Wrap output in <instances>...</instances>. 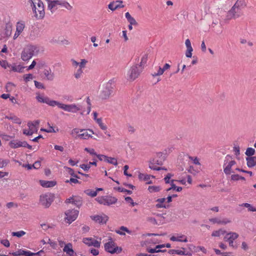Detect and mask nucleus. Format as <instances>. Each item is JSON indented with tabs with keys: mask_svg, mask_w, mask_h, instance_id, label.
<instances>
[{
	"mask_svg": "<svg viewBox=\"0 0 256 256\" xmlns=\"http://www.w3.org/2000/svg\"><path fill=\"white\" fill-rule=\"evenodd\" d=\"M48 10L52 14H58L60 12L67 10H72V6L66 0H46Z\"/></svg>",
	"mask_w": 256,
	"mask_h": 256,
	"instance_id": "f257e3e1",
	"label": "nucleus"
},
{
	"mask_svg": "<svg viewBox=\"0 0 256 256\" xmlns=\"http://www.w3.org/2000/svg\"><path fill=\"white\" fill-rule=\"evenodd\" d=\"M224 172L226 175L235 173L236 171L240 172V169L238 167L234 158L231 156L227 155L224 160L223 164Z\"/></svg>",
	"mask_w": 256,
	"mask_h": 256,
	"instance_id": "f03ea898",
	"label": "nucleus"
},
{
	"mask_svg": "<svg viewBox=\"0 0 256 256\" xmlns=\"http://www.w3.org/2000/svg\"><path fill=\"white\" fill-rule=\"evenodd\" d=\"M72 67L74 68V76L76 80L82 78L84 70L86 67L88 60L84 58H81L80 62H77L74 59L70 60Z\"/></svg>",
	"mask_w": 256,
	"mask_h": 256,
	"instance_id": "7ed1b4c3",
	"label": "nucleus"
},
{
	"mask_svg": "<svg viewBox=\"0 0 256 256\" xmlns=\"http://www.w3.org/2000/svg\"><path fill=\"white\" fill-rule=\"evenodd\" d=\"M40 48L38 46L28 44L24 48L21 54V58L24 61H28L33 56L38 54Z\"/></svg>",
	"mask_w": 256,
	"mask_h": 256,
	"instance_id": "20e7f679",
	"label": "nucleus"
},
{
	"mask_svg": "<svg viewBox=\"0 0 256 256\" xmlns=\"http://www.w3.org/2000/svg\"><path fill=\"white\" fill-rule=\"evenodd\" d=\"M158 236L157 234H147L144 235V240H142L141 242V245L142 246L144 247L146 250L148 252V248H153L152 246L156 244H159L160 242V240L158 239L150 237L152 236Z\"/></svg>",
	"mask_w": 256,
	"mask_h": 256,
	"instance_id": "39448f33",
	"label": "nucleus"
},
{
	"mask_svg": "<svg viewBox=\"0 0 256 256\" xmlns=\"http://www.w3.org/2000/svg\"><path fill=\"white\" fill-rule=\"evenodd\" d=\"M164 156H162V152H158L156 154V156L154 158L150 160L149 162L148 166L149 168L154 170H165L166 168H161L158 166L162 165V162L164 160Z\"/></svg>",
	"mask_w": 256,
	"mask_h": 256,
	"instance_id": "423d86ee",
	"label": "nucleus"
},
{
	"mask_svg": "<svg viewBox=\"0 0 256 256\" xmlns=\"http://www.w3.org/2000/svg\"><path fill=\"white\" fill-rule=\"evenodd\" d=\"M113 81L112 80L102 86L100 93V98L102 100H106L110 98L113 92Z\"/></svg>",
	"mask_w": 256,
	"mask_h": 256,
	"instance_id": "0eeeda50",
	"label": "nucleus"
},
{
	"mask_svg": "<svg viewBox=\"0 0 256 256\" xmlns=\"http://www.w3.org/2000/svg\"><path fill=\"white\" fill-rule=\"evenodd\" d=\"M108 242L104 244V250L112 254H118L122 251V248L118 246L112 238L109 236H108Z\"/></svg>",
	"mask_w": 256,
	"mask_h": 256,
	"instance_id": "6e6552de",
	"label": "nucleus"
},
{
	"mask_svg": "<svg viewBox=\"0 0 256 256\" xmlns=\"http://www.w3.org/2000/svg\"><path fill=\"white\" fill-rule=\"evenodd\" d=\"M56 106L66 112L72 113H76L81 110L80 106L79 104H64L58 101L56 102Z\"/></svg>",
	"mask_w": 256,
	"mask_h": 256,
	"instance_id": "1a4fd4ad",
	"label": "nucleus"
},
{
	"mask_svg": "<svg viewBox=\"0 0 256 256\" xmlns=\"http://www.w3.org/2000/svg\"><path fill=\"white\" fill-rule=\"evenodd\" d=\"M39 120H35L33 122H28L27 126L28 128L23 130V134L26 136H31L38 132L40 124Z\"/></svg>",
	"mask_w": 256,
	"mask_h": 256,
	"instance_id": "9d476101",
	"label": "nucleus"
},
{
	"mask_svg": "<svg viewBox=\"0 0 256 256\" xmlns=\"http://www.w3.org/2000/svg\"><path fill=\"white\" fill-rule=\"evenodd\" d=\"M188 248L189 250H186L184 248H180L178 249H172L168 250V252L169 254L172 255L173 256H190L192 255L191 252L192 248L193 247L192 244H188Z\"/></svg>",
	"mask_w": 256,
	"mask_h": 256,
	"instance_id": "9b49d317",
	"label": "nucleus"
},
{
	"mask_svg": "<svg viewBox=\"0 0 256 256\" xmlns=\"http://www.w3.org/2000/svg\"><path fill=\"white\" fill-rule=\"evenodd\" d=\"M36 98L38 102L46 104L52 107L56 106V104L57 101L50 100L44 94L36 93Z\"/></svg>",
	"mask_w": 256,
	"mask_h": 256,
	"instance_id": "f8f14e48",
	"label": "nucleus"
},
{
	"mask_svg": "<svg viewBox=\"0 0 256 256\" xmlns=\"http://www.w3.org/2000/svg\"><path fill=\"white\" fill-rule=\"evenodd\" d=\"M54 194L48 193L42 194L40 197V204L45 208H48L54 201Z\"/></svg>",
	"mask_w": 256,
	"mask_h": 256,
	"instance_id": "ddd939ff",
	"label": "nucleus"
},
{
	"mask_svg": "<svg viewBox=\"0 0 256 256\" xmlns=\"http://www.w3.org/2000/svg\"><path fill=\"white\" fill-rule=\"evenodd\" d=\"M96 200L101 204L110 206L115 204L117 199L112 196H99L96 198Z\"/></svg>",
	"mask_w": 256,
	"mask_h": 256,
	"instance_id": "4468645a",
	"label": "nucleus"
},
{
	"mask_svg": "<svg viewBox=\"0 0 256 256\" xmlns=\"http://www.w3.org/2000/svg\"><path fill=\"white\" fill-rule=\"evenodd\" d=\"M78 213V210H66L65 212V221L68 224H71L77 218Z\"/></svg>",
	"mask_w": 256,
	"mask_h": 256,
	"instance_id": "2eb2a0df",
	"label": "nucleus"
},
{
	"mask_svg": "<svg viewBox=\"0 0 256 256\" xmlns=\"http://www.w3.org/2000/svg\"><path fill=\"white\" fill-rule=\"evenodd\" d=\"M143 69L138 64H136L131 67L130 74L129 75V80H134L138 77Z\"/></svg>",
	"mask_w": 256,
	"mask_h": 256,
	"instance_id": "dca6fc26",
	"label": "nucleus"
},
{
	"mask_svg": "<svg viewBox=\"0 0 256 256\" xmlns=\"http://www.w3.org/2000/svg\"><path fill=\"white\" fill-rule=\"evenodd\" d=\"M101 240L102 238H99V240H95L92 238H84L82 239V242L88 246H94L95 248H100Z\"/></svg>",
	"mask_w": 256,
	"mask_h": 256,
	"instance_id": "f3484780",
	"label": "nucleus"
},
{
	"mask_svg": "<svg viewBox=\"0 0 256 256\" xmlns=\"http://www.w3.org/2000/svg\"><path fill=\"white\" fill-rule=\"evenodd\" d=\"M238 237V234L234 232H226L224 236V240L228 242L229 246L232 247H234V241Z\"/></svg>",
	"mask_w": 256,
	"mask_h": 256,
	"instance_id": "a211bd4d",
	"label": "nucleus"
},
{
	"mask_svg": "<svg viewBox=\"0 0 256 256\" xmlns=\"http://www.w3.org/2000/svg\"><path fill=\"white\" fill-rule=\"evenodd\" d=\"M170 240L172 242H188L187 236L180 233L173 234L170 237Z\"/></svg>",
	"mask_w": 256,
	"mask_h": 256,
	"instance_id": "6ab92c4d",
	"label": "nucleus"
},
{
	"mask_svg": "<svg viewBox=\"0 0 256 256\" xmlns=\"http://www.w3.org/2000/svg\"><path fill=\"white\" fill-rule=\"evenodd\" d=\"M90 218L96 222L100 224H104L108 220V216L104 214L92 216Z\"/></svg>",
	"mask_w": 256,
	"mask_h": 256,
	"instance_id": "aec40b11",
	"label": "nucleus"
},
{
	"mask_svg": "<svg viewBox=\"0 0 256 256\" xmlns=\"http://www.w3.org/2000/svg\"><path fill=\"white\" fill-rule=\"evenodd\" d=\"M170 248L171 247V244L169 243L166 244H158L156 245L154 248H148V250L149 253H155V252H165L166 250H162L161 248Z\"/></svg>",
	"mask_w": 256,
	"mask_h": 256,
	"instance_id": "412c9836",
	"label": "nucleus"
},
{
	"mask_svg": "<svg viewBox=\"0 0 256 256\" xmlns=\"http://www.w3.org/2000/svg\"><path fill=\"white\" fill-rule=\"evenodd\" d=\"M246 6V0H237L234 6L231 8L230 12L232 13L237 12L238 9L244 8Z\"/></svg>",
	"mask_w": 256,
	"mask_h": 256,
	"instance_id": "4be33fe9",
	"label": "nucleus"
},
{
	"mask_svg": "<svg viewBox=\"0 0 256 256\" xmlns=\"http://www.w3.org/2000/svg\"><path fill=\"white\" fill-rule=\"evenodd\" d=\"M36 11H33L36 14V16L40 14V16H44L45 14L44 7L42 2L40 0L38 2L35 4Z\"/></svg>",
	"mask_w": 256,
	"mask_h": 256,
	"instance_id": "5701e85b",
	"label": "nucleus"
},
{
	"mask_svg": "<svg viewBox=\"0 0 256 256\" xmlns=\"http://www.w3.org/2000/svg\"><path fill=\"white\" fill-rule=\"evenodd\" d=\"M88 132L92 134H95L93 130L90 129L86 130L82 129L80 134L79 135V138L80 140H88L90 138H92V136L91 134L88 133Z\"/></svg>",
	"mask_w": 256,
	"mask_h": 256,
	"instance_id": "b1692460",
	"label": "nucleus"
},
{
	"mask_svg": "<svg viewBox=\"0 0 256 256\" xmlns=\"http://www.w3.org/2000/svg\"><path fill=\"white\" fill-rule=\"evenodd\" d=\"M138 178L140 180L146 182V184H153L154 182L151 179H154L155 176L152 175L144 174L138 172Z\"/></svg>",
	"mask_w": 256,
	"mask_h": 256,
	"instance_id": "393cba45",
	"label": "nucleus"
},
{
	"mask_svg": "<svg viewBox=\"0 0 256 256\" xmlns=\"http://www.w3.org/2000/svg\"><path fill=\"white\" fill-rule=\"evenodd\" d=\"M25 26L24 23L22 22H18L16 25V31L14 36V39L16 40L22 32Z\"/></svg>",
	"mask_w": 256,
	"mask_h": 256,
	"instance_id": "a878e982",
	"label": "nucleus"
},
{
	"mask_svg": "<svg viewBox=\"0 0 256 256\" xmlns=\"http://www.w3.org/2000/svg\"><path fill=\"white\" fill-rule=\"evenodd\" d=\"M123 2L120 0H116L115 2H111L108 6V8L114 11L119 8L124 7V5L122 4Z\"/></svg>",
	"mask_w": 256,
	"mask_h": 256,
	"instance_id": "bb28decb",
	"label": "nucleus"
},
{
	"mask_svg": "<svg viewBox=\"0 0 256 256\" xmlns=\"http://www.w3.org/2000/svg\"><path fill=\"white\" fill-rule=\"evenodd\" d=\"M63 251L66 252L68 256H76L72 249V246L70 243L64 244Z\"/></svg>",
	"mask_w": 256,
	"mask_h": 256,
	"instance_id": "cd10ccee",
	"label": "nucleus"
},
{
	"mask_svg": "<svg viewBox=\"0 0 256 256\" xmlns=\"http://www.w3.org/2000/svg\"><path fill=\"white\" fill-rule=\"evenodd\" d=\"M185 45L186 48V56L187 58H192L193 48L192 46L191 42L189 39H186L185 41Z\"/></svg>",
	"mask_w": 256,
	"mask_h": 256,
	"instance_id": "c85d7f7f",
	"label": "nucleus"
},
{
	"mask_svg": "<svg viewBox=\"0 0 256 256\" xmlns=\"http://www.w3.org/2000/svg\"><path fill=\"white\" fill-rule=\"evenodd\" d=\"M24 68L25 67L24 66H22L20 64L14 63L12 64H11L10 70L14 72L22 73L24 72Z\"/></svg>",
	"mask_w": 256,
	"mask_h": 256,
	"instance_id": "c756f323",
	"label": "nucleus"
},
{
	"mask_svg": "<svg viewBox=\"0 0 256 256\" xmlns=\"http://www.w3.org/2000/svg\"><path fill=\"white\" fill-rule=\"evenodd\" d=\"M43 74L46 78L48 80H52L54 78V74L52 72L50 68H48L44 70Z\"/></svg>",
	"mask_w": 256,
	"mask_h": 256,
	"instance_id": "7c9ffc66",
	"label": "nucleus"
},
{
	"mask_svg": "<svg viewBox=\"0 0 256 256\" xmlns=\"http://www.w3.org/2000/svg\"><path fill=\"white\" fill-rule=\"evenodd\" d=\"M12 254L14 256H33V252L24 250H18L12 252Z\"/></svg>",
	"mask_w": 256,
	"mask_h": 256,
	"instance_id": "2f4dec72",
	"label": "nucleus"
},
{
	"mask_svg": "<svg viewBox=\"0 0 256 256\" xmlns=\"http://www.w3.org/2000/svg\"><path fill=\"white\" fill-rule=\"evenodd\" d=\"M40 185L44 188H52L56 185V182L54 180H40Z\"/></svg>",
	"mask_w": 256,
	"mask_h": 256,
	"instance_id": "473e14b6",
	"label": "nucleus"
},
{
	"mask_svg": "<svg viewBox=\"0 0 256 256\" xmlns=\"http://www.w3.org/2000/svg\"><path fill=\"white\" fill-rule=\"evenodd\" d=\"M156 202V207L157 208H166L168 206V204H167L165 198H158Z\"/></svg>",
	"mask_w": 256,
	"mask_h": 256,
	"instance_id": "72a5a7b5",
	"label": "nucleus"
},
{
	"mask_svg": "<svg viewBox=\"0 0 256 256\" xmlns=\"http://www.w3.org/2000/svg\"><path fill=\"white\" fill-rule=\"evenodd\" d=\"M247 166L248 168L256 166V156H248L246 158Z\"/></svg>",
	"mask_w": 256,
	"mask_h": 256,
	"instance_id": "f704fd0d",
	"label": "nucleus"
},
{
	"mask_svg": "<svg viewBox=\"0 0 256 256\" xmlns=\"http://www.w3.org/2000/svg\"><path fill=\"white\" fill-rule=\"evenodd\" d=\"M10 146L12 148H17L23 146V141L12 140L9 142Z\"/></svg>",
	"mask_w": 256,
	"mask_h": 256,
	"instance_id": "c9c22d12",
	"label": "nucleus"
},
{
	"mask_svg": "<svg viewBox=\"0 0 256 256\" xmlns=\"http://www.w3.org/2000/svg\"><path fill=\"white\" fill-rule=\"evenodd\" d=\"M162 190V187L160 185L150 186L148 187V190L150 193H155L160 192Z\"/></svg>",
	"mask_w": 256,
	"mask_h": 256,
	"instance_id": "e433bc0d",
	"label": "nucleus"
},
{
	"mask_svg": "<svg viewBox=\"0 0 256 256\" xmlns=\"http://www.w3.org/2000/svg\"><path fill=\"white\" fill-rule=\"evenodd\" d=\"M226 234V230L224 228H220L218 230H214L212 233V237H220Z\"/></svg>",
	"mask_w": 256,
	"mask_h": 256,
	"instance_id": "4c0bfd02",
	"label": "nucleus"
},
{
	"mask_svg": "<svg viewBox=\"0 0 256 256\" xmlns=\"http://www.w3.org/2000/svg\"><path fill=\"white\" fill-rule=\"evenodd\" d=\"M148 57V54H144L142 56L140 64H138V66L141 67L142 69L144 68L147 62Z\"/></svg>",
	"mask_w": 256,
	"mask_h": 256,
	"instance_id": "58836bf2",
	"label": "nucleus"
},
{
	"mask_svg": "<svg viewBox=\"0 0 256 256\" xmlns=\"http://www.w3.org/2000/svg\"><path fill=\"white\" fill-rule=\"evenodd\" d=\"M6 118H8V120H12L14 123L17 124H20L22 123V120L17 117L16 116L14 115H10V116H6Z\"/></svg>",
	"mask_w": 256,
	"mask_h": 256,
	"instance_id": "ea45409f",
	"label": "nucleus"
},
{
	"mask_svg": "<svg viewBox=\"0 0 256 256\" xmlns=\"http://www.w3.org/2000/svg\"><path fill=\"white\" fill-rule=\"evenodd\" d=\"M96 122L98 124L100 128L103 130H107L108 127L103 122L102 118H98L96 119Z\"/></svg>",
	"mask_w": 256,
	"mask_h": 256,
	"instance_id": "a19ab883",
	"label": "nucleus"
},
{
	"mask_svg": "<svg viewBox=\"0 0 256 256\" xmlns=\"http://www.w3.org/2000/svg\"><path fill=\"white\" fill-rule=\"evenodd\" d=\"M82 129L78 128H74L71 132L72 136L76 138H79V135L80 134V131Z\"/></svg>",
	"mask_w": 256,
	"mask_h": 256,
	"instance_id": "79ce46f5",
	"label": "nucleus"
},
{
	"mask_svg": "<svg viewBox=\"0 0 256 256\" xmlns=\"http://www.w3.org/2000/svg\"><path fill=\"white\" fill-rule=\"evenodd\" d=\"M209 221L213 224H222V217L210 218Z\"/></svg>",
	"mask_w": 256,
	"mask_h": 256,
	"instance_id": "37998d69",
	"label": "nucleus"
},
{
	"mask_svg": "<svg viewBox=\"0 0 256 256\" xmlns=\"http://www.w3.org/2000/svg\"><path fill=\"white\" fill-rule=\"evenodd\" d=\"M66 203H71L77 206H78L80 204V201L76 200L74 197H70L68 198H67L66 200Z\"/></svg>",
	"mask_w": 256,
	"mask_h": 256,
	"instance_id": "c03bdc74",
	"label": "nucleus"
},
{
	"mask_svg": "<svg viewBox=\"0 0 256 256\" xmlns=\"http://www.w3.org/2000/svg\"><path fill=\"white\" fill-rule=\"evenodd\" d=\"M84 150L92 156V158H96V157L97 153L94 148H86Z\"/></svg>",
	"mask_w": 256,
	"mask_h": 256,
	"instance_id": "a18cd8bd",
	"label": "nucleus"
},
{
	"mask_svg": "<svg viewBox=\"0 0 256 256\" xmlns=\"http://www.w3.org/2000/svg\"><path fill=\"white\" fill-rule=\"evenodd\" d=\"M241 206H244L248 208L250 212H256V208L254 207L252 205L248 203H243L240 205Z\"/></svg>",
	"mask_w": 256,
	"mask_h": 256,
	"instance_id": "49530a36",
	"label": "nucleus"
},
{
	"mask_svg": "<svg viewBox=\"0 0 256 256\" xmlns=\"http://www.w3.org/2000/svg\"><path fill=\"white\" fill-rule=\"evenodd\" d=\"M16 85L12 82H9L6 84V90L7 92H11L13 90L14 88H15Z\"/></svg>",
	"mask_w": 256,
	"mask_h": 256,
	"instance_id": "de8ad7c7",
	"label": "nucleus"
},
{
	"mask_svg": "<svg viewBox=\"0 0 256 256\" xmlns=\"http://www.w3.org/2000/svg\"><path fill=\"white\" fill-rule=\"evenodd\" d=\"M26 232L23 230H20L16 232H12V236H16L18 238H21L26 234Z\"/></svg>",
	"mask_w": 256,
	"mask_h": 256,
	"instance_id": "09e8293b",
	"label": "nucleus"
},
{
	"mask_svg": "<svg viewBox=\"0 0 256 256\" xmlns=\"http://www.w3.org/2000/svg\"><path fill=\"white\" fill-rule=\"evenodd\" d=\"M64 168L65 169L66 172L68 174H69L70 176H74V178H78V177L75 174V173L74 172V170L72 168H68V166H64Z\"/></svg>",
	"mask_w": 256,
	"mask_h": 256,
	"instance_id": "8fccbe9b",
	"label": "nucleus"
},
{
	"mask_svg": "<svg viewBox=\"0 0 256 256\" xmlns=\"http://www.w3.org/2000/svg\"><path fill=\"white\" fill-rule=\"evenodd\" d=\"M255 150L252 148H248L246 149L245 152L246 154L248 156H252L254 154Z\"/></svg>",
	"mask_w": 256,
	"mask_h": 256,
	"instance_id": "3c124183",
	"label": "nucleus"
},
{
	"mask_svg": "<svg viewBox=\"0 0 256 256\" xmlns=\"http://www.w3.org/2000/svg\"><path fill=\"white\" fill-rule=\"evenodd\" d=\"M125 232H128V229L126 227L122 226L120 230H116V232L120 235H124Z\"/></svg>",
	"mask_w": 256,
	"mask_h": 256,
	"instance_id": "603ef678",
	"label": "nucleus"
},
{
	"mask_svg": "<svg viewBox=\"0 0 256 256\" xmlns=\"http://www.w3.org/2000/svg\"><path fill=\"white\" fill-rule=\"evenodd\" d=\"M24 80L26 82H27L31 80H32L34 78V76L31 74H26L24 75L23 76Z\"/></svg>",
	"mask_w": 256,
	"mask_h": 256,
	"instance_id": "864d4df0",
	"label": "nucleus"
},
{
	"mask_svg": "<svg viewBox=\"0 0 256 256\" xmlns=\"http://www.w3.org/2000/svg\"><path fill=\"white\" fill-rule=\"evenodd\" d=\"M106 162L114 165L117 164V160L115 158H114L107 156V158H106Z\"/></svg>",
	"mask_w": 256,
	"mask_h": 256,
	"instance_id": "5fc2aeb1",
	"label": "nucleus"
},
{
	"mask_svg": "<svg viewBox=\"0 0 256 256\" xmlns=\"http://www.w3.org/2000/svg\"><path fill=\"white\" fill-rule=\"evenodd\" d=\"M9 163L8 160H5L0 158V168H4Z\"/></svg>",
	"mask_w": 256,
	"mask_h": 256,
	"instance_id": "6e6d98bb",
	"label": "nucleus"
},
{
	"mask_svg": "<svg viewBox=\"0 0 256 256\" xmlns=\"http://www.w3.org/2000/svg\"><path fill=\"white\" fill-rule=\"evenodd\" d=\"M114 189L116 190H117L119 192H128V190L126 188H124L121 186H114Z\"/></svg>",
	"mask_w": 256,
	"mask_h": 256,
	"instance_id": "4d7b16f0",
	"label": "nucleus"
},
{
	"mask_svg": "<svg viewBox=\"0 0 256 256\" xmlns=\"http://www.w3.org/2000/svg\"><path fill=\"white\" fill-rule=\"evenodd\" d=\"M129 30L132 29V26H136V22L132 17H129Z\"/></svg>",
	"mask_w": 256,
	"mask_h": 256,
	"instance_id": "13d9d810",
	"label": "nucleus"
},
{
	"mask_svg": "<svg viewBox=\"0 0 256 256\" xmlns=\"http://www.w3.org/2000/svg\"><path fill=\"white\" fill-rule=\"evenodd\" d=\"M189 158L196 165L200 166V162L199 158H198L197 157L190 156Z\"/></svg>",
	"mask_w": 256,
	"mask_h": 256,
	"instance_id": "bf43d9fd",
	"label": "nucleus"
},
{
	"mask_svg": "<svg viewBox=\"0 0 256 256\" xmlns=\"http://www.w3.org/2000/svg\"><path fill=\"white\" fill-rule=\"evenodd\" d=\"M40 0H28V2L30 4L33 11H36L35 4L38 2Z\"/></svg>",
	"mask_w": 256,
	"mask_h": 256,
	"instance_id": "052dcab7",
	"label": "nucleus"
},
{
	"mask_svg": "<svg viewBox=\"0 0 256 256\" xmlns=\"http://www.w3.org/2000/svg\"><path fill=\"white\" fill-rule=\"evenodd\" d=\"M86 193L88 195L92 196V197H94L97 195V192L96 190H87L86 191Z\"/></svg>",
	"mask_w": 256,
	"mask_h": 256,
	"instance_id": "680f3d73",
	"label": "nucleus"
},
{
	"mask_svg": "<svg viewBox=\"0 0 256 256\" xmlns=\"http://www.w3.org/2000/svg\"><path fill=\"white\" fill-rule=\"evenodd\" d=\"M12 34V26L10 25H8L6 27L5 34L6 36H8Z\"/></svg>",
	"mask_w": 256,
	"mask_h": 256,
	"instance_id": "e2e57ef3",
	"label": "nucleus"
},
{
	"mask_svg": "<svg viewBox=\"0 0 256 256\" xmlns=\"http://www.w3.org/2000/svg\"><path fill=\"white\" fill-rule=\"evenodd\" d=\"M164 70H163L162 68L159 67L158 72L153 74L152 76H161L164 74Z\"/></svg>",
	"mask_w": 256,
	"mask_h": 256,
	"instance_id": "0e129e2a",
	"label": "nucleus"
},
{
	"mask_svg": "<svg viewBox=\"0 0 256 256\" xmlns=\"http://www.w3.org/2000/svg\"><path fill=\"white\" fill-rule=\"evenodd\" d=\"M230 222H231V220L230 218H222V224L226 225Z\"/></svg>",
	"mask_w": 256,
	"mask_h": 256,
	"instance_id": "69168bd1",
	"label": "nucleus"
},
{
	"mask_svg": "<svg viewBox=\"0 0 256 256\" xmlns=\"http://www.w3.org/2000/svg\"><path fill=\"white\" fill-rule=\"evenodd\" d=\"M34 82L36 88L40 89H44V86L42 83L36 80Z\"/></svg>",
	"mask_w": 256,
	"mask_h": 256,
	"instance_id": "338daca9",
	"label": "nucleus"
},
{
	"mask_svg": "<svg viewBox=\"0 0 256 256\" xmlns=\"http://www.w3.org/2000/svg\"><path fill=\"white\" fill-rule=\"evenodd\" d=\"M1 66L5 69L9 68L10 70L11 64H8L6 61H4L1 64Z\"/></svg>",
	"mask_w": 256,
	"mask_h": 256,
	"instance_id": "774afa93",
	"label": "nucleus"
}]
</instances>
